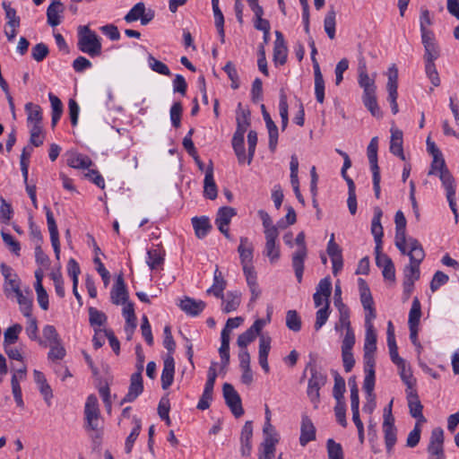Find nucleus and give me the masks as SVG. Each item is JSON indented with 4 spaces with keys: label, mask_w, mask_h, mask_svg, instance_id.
I'll return each mask as SVG.
<instances>
[{
    "label": "nucleus",
    "mask_w": 459,
    "mask_h": 459,
    "mask_svg": "<svg viewBox=\"0 0 459 459\" xmlns=\"http://www.w3.org/2000/svg\"><path fill=\"white\" fill-rule=\"evenodd\" d=\"M123 316L126 318L125 331L127 333V338L130 339L136 327V316L133 303H126L123 307Z\"/></svg>",
    "instance_id": "30"
},
{
    "label": "nucleus",
    "mask_w": 459,
    "mask_h": 459,
    "mask_svg": "<svg viewBox=\"0 0 459 459\" xmlns=\"http://www.w3.org/2000/svg\"><path fill=\"white\" fill-rule=\"evenodd\" d=\"M42 333L45 340L39 339V344L41 346L47 347L48 345L61 342L56 327L53 325H45Z\"/></svg>",
    "instance_id": "35"
},
{
    "label": "nucleus",
    "mask_w": 459,
    "mask_h": 459,
    "mask_svg": "<svg viewBox=\"0 0 459 459\" xmlns=\"http://www.w3.org/2000/svg\"><path fill=\"white\" fill-rule=\"evenodd\" d=\"M175 374V361L171 355H169L163 362V369L161 373V387L168 389L173 383Z\"/></svg>",
    "instance_id": "25"
},
{
    "label": "nucleus",
    "mask_w": 459,
    "mask_h": 459,
    "mask_svg": "<svg viewBox=\"0 0 459 459\" xmlns=\"http://www.w3.org/2000/svg\"><path fill=\"white\" fill-rule=\"evenodd\" d=\"M395 222V247L402 254L406 253V247H409V238L406 237V219L402 211H397L394 216Z\"/></svg>",
    "instance_id": "6"
},
{
    "label": "nucleus",
    "mask_w": 459,
    "mask_h": 459,
    "mask_svg": "<svg viewBox=\"0 0 459 459\" xmlns=\"http://www.w3.org/2000/svg\"><path fill=\"white\" fill-rule=\"evenodd\" d=\"M22 330V326L20 324H14L8 327L4 333V346H10L15 343Z\"/></svg>",
    "instance_id": "48"
},
{
    "label": "nucleus",
    "mask_w": 459,
    "mask_h": 459,
    "mask_svg": "<svg viewBox=\"0 0 459 459\" xmlns=\"http://www.w3.org/2000/svg\"><path fill=\"white\" fill-rule=\"evenodd\" d=\"M358 83L363 89L362 101L364 106L376 117H381L382 113L377 101V86L375 76L370 77L367 72L365 63L359 65Z\"/></svg>",
    "instance_id": "1"
},
{
    "label": "nucleus",
    "mask_w": 459,
    "mask_h": 459,
    "mask_svg": "<svg viewBox=\"0 0 459 459\" xmlns=\"http://www.w3.org/2000/svg\"><path fill=\"white\" fill-rule=\"evenodd\" d=\"M289 106L287 102V96L283 91H281L280 93V101H279V113L281 118V129L285 130L289 123Z\"/></svg>",
    "instance_id": "50"
},
{
    "label": "nucleus",
    "mask_w": 459,
    "mask_h": 459,
    "mask_svg": "<svg viewBox=\"0 0 459 459\" xmlns=\"http://www.w3.org/2000/svg\"><path fill=\"white\" fill-rule=\"evenodd\" d=\"M359 287L360 292V301L363 308L374 307V300L367 282L363 279H359Z\"/></svg>",
    "instance_id": "46"
},
{
    "label": "nucleus",
    "mask_w": 459,
    "mask_h": 459,
    "mask_svg": "<svg viewBox=\"0 0 459 459\" xmlns=\"http://www.w3.org/2000/svg\"><path fill=\"white\" fill-rule=\"evenodd\" d=\"M382 215V210L379 207H375L374 217L371 222V233L374 236L376 247H377V249H382V238L384 235L383 227L381 225Z\"/></svg>",
    "instance_id": "21"
},
{
    "label": "nucleus",
    "mask_w": 459,
    "mask_h": 459,
    "mask_svg": "<svg viewBox=\"0 0 459 459\" xmlns=\"http://www.w3.org/2000/svg\"><path fill=\"white\" fill-rule=\"evenodd\" d=\"M253 437V424L252 421H246L240 435V453L242 456H249L252 451L251 439Z\"/></svg>",
    "instance_id": "19"
},
{
    "label": "nucleus",
    "mask_w": 459,
    "mask_h": 459,
    "mask_svg": "<svg viewBox=\"0 0 459 459\" xmlns=\"http://www.w3.org/2000/svg\"><path fill=\"white\" fill-rule=\"evenodd\" d=\"M67 165L74 169H89L92 165L91 160L81 153H71L67 159Z\"/></svg>",
    "instance_id": "37"
},
{
    "label": "nucleus",
    "mask_w": 459,
    "mask_h": 459,
    "mask_svg": "<svg viewBox=\"0 0 459 459\" xmlns=\"http://www.w3.org/2000/svg\"><path fill=\"white\" fill-rule=\"evenodd\" d=\"M329 307H330V301H327L325 303L324 307L319 308L316 311V322H315V329L318 331L327 321L329 317Z\"/></svg>",
    "instance_id": "56"
},
{
    "label": "nucleus",
    "mask_w": 459,
    "mask_h": 459,
    "mask_svg": "<svg viewBox=\"0 0 459 459\" xmlns=\"http://www.w3.org/2000/svg\"><path fill=\"white\" fill-rule=\"evenodd\" d=\"M314 76L316 99L319 103H323L325 100V81L320 68L314 69Z\"/></svg>",
    "instance_id": "45"
},
{
    "label": "nucleus",
    "mask_w": 459,
    "mask_h": 459,
    "mask_svg": "<svg viewBox=\"0 0 459 459\" xmlns=\"http://www.w3.org/2000/svg\"><path fill=\"white\" fill-rule=\"evenodd\" d=\"M232 147L238 157V162L243 163L246 160L244 147V134L235 132L232 137Z\"/></svg>",
    "instance_id": "43"
},
{
    "label": "nucleus",
    "mask_w": 459,
    "mask_h": 459,
    "mask_svg": "<svg viewBox=\"0 0 459 459\" xmlns=\"http://www.w3.org/2000/svg\"><path fill=\"white\" fill-rule=\"evenodd\" d=\"M44 209L46 210L47 223L50 234L51 244L56 258L58 260L60 257V242L57 226L51 210L47 206H45Z\"/></svg>",
    "instance_id": "13"
},
{
    "label": "nucleus",
    "mask_w": 459,
    "mask_h": 459,
    "mask_svg": "<svg viewBox=\"0 0 459 459\" xmlns=\"http://www.w3.org/2000/svg\"><path fill=\"white\" fill-rule=\"evenodd\" d=\"M48 53V48L44 43H38L31 48V56L37 62L45 59Z\"/></svg>",
    "instance_id": "64"
},
{
    "label": "nucleus",
    "mask_w": 459,
    "mask_h": 459,
    "mask_svg": "<svg viewBox=\"0 0 459 459\" xmlns=\"http://www.w3.org/2000/svg\"><path fill=\"white\" fill-rule=\"evenodd\" d=\"M143 391V377L140 373H134L130 377V385L128 393L120 402V405L125 403L134 402Z\"/></svg>",
    "instance_id": "14"
},
{
    "label": "nucleus",
    "mask_w": 459,
    "mask_h": 459,
    "mask_svg": "<svg viewBox=\"0 0 459 459\" xmlns=\"http://www.w3.org/2000/svg\"><path fill=\"white\" fill-rule=\"evenodd\" d=\"M89 320L91 325L101 326L106 323L107 316L103 312L91 307H89Z\"/></svg>",
    "instance_id": "61"
},
{
    "label": "nucleus",
    "mask_w": 459,
    "mask_h": 459,
    "mask_svg": "<svg viewBox=\"0 0 459 459\" xmlns=\"http://www.w3.org/2000/svg\"><path fill=\"white\" fill-rule=\"evenodd\" d=\"M286 326L293 331L299 332L301 329V319L296 310H289L286 313Z\"/></svg>",
    "instance_id": "55"
},
{
    "label": "nucleus",
    "mask_w": 459,
    "mask_h": 459,
    "mask_svg": "<svg viewBox=\"0 0 459 459\" xmlns=\"http://www.w3.org/2000/svg\"><path fill=\"white\" fill-rule=\"evenodd\" d=\"M223 397L226 404L230 407L231 412L235 417L238 418L244 414V410L241 404V398L233 385L225 383L222 387Z\"/></svg>",
    "instance_id": "8"
},
{
    "label": "nucleus",
    "mask_w": 459,
    "mask_h": 459,
    "mask_svg": "<svg viewBox=\"0 0 459 459\" xmlns=\"http://www.w3.org/2000/svg\"><path fill=\"white\" fill-rule=\"evenodd\" d=\"M110 299L112 303L115 305H126V303H127L128 292L122 273H119L117 277L116 283L110 292Z\"/></svg>",
    "instance_id": "15"
},
{
    "label": "nucleus",
    "mask_w": 459,
    "mask_h": 459,
    "mask_svg": "<svg viewBox=\"0 0 459 459\" xmlns=\"http://www.w3.org/2000/svg\"><path fill=\"white\" fill-rule=\"evenodd\" d=\"M266 321L264 319H256L254 324L243 333L239 334L237 340L238 347L241 349H247V346L255 341L265 325Z\"/></svg>",
    "instance_id": "11"
},
{
    "label": "nucleus",
    "mask_w": 459,
    "mask_h": 459,
    "mask_svg": "<svg viewBox=\"0 0 459 459\" xmlns=\"http://www.w3.org/2000/svg\"><path fill=\"white\" fill-rule=\"evenodd\" d=\"M205 306L206 304L203 300H195L189 297H185L179 303L180 309L191 316L200 315Z\"/></svg>",
    "instance_id": "20"
},
{
    "label": "nucleus",
    "mask_w": 459,
    "mask_h": 459,
    "mask_svg": "<svg viewBox=\"0 0 459 459\" xmlns=\"http://www.w3.org/2000/svg\"><path fill=\"white\" fill-rule=\"evenodd\" d=\"M316 439V428L307 416H304L301 421L299 443L305 446L310 441Z\"/></svg>",
    "instance_id": "26"
},
{
    "label": "nucleus",
    "mask_w": 459,
    "mask_h": 459,
    "mask_svg": "<svg viewBox=\"0 0 459 459\" xmlns=\"http://www.w3.org/2000/svg\"><path fill=\"white\" fill-rule=\"evenodd\" d=\"M307 255V249H298L295 251L291 257L292 267L295 272V276L299 282H301L303 272H304V262Z\"/></svg>",
    "instance_id": "28"
},
{
    "label": "nucleus",
    "mask_w": 459,
    "mask_h": 459,
    "mask_svg": "<svg viewBox=\"0 0 459 459\" xmlns=\"http://www.w3.org/2000/svg\"><path fill=\"white\" fill-rule=\"evenodd\" d=\"M279 439H273L271 437L264 438L261 446L263 448L262 453L259 455L258 459H272L274 452L275 446L278 443Z\"/></svg>",
    "instance_id": "51"
},
{
    "label": "nucleus",
    "mask_w": 459,
    "mask_h": 459,
    "mask_svg": "<svg viewBox=\"0 0 459 459\" xmlns=\"http://www.w3.org/2000/svg\"><path fill=\"white\" fill-rule=\"evenodd\" d=\"M204 195L205 197L211 200H214L218 195L217 186L213 178V167L212 161H210V164L205 170V177L204 180Z\"/></svg>",
    "instance_id": "23"
},
{
    "label": "nucleus",
    "mask_w": 459,
    "mask_h": 459,
    "mask_svg": "<svg viewBox=\"0 0 459 459\" xmlns=\"http://www.w3.org/2000/svg\"><path fill=\"white\" fill-rule=\"evenodd\" d=\"M145 12V4L143 2H139L133 6V8L124 17L126 22H133L141 20L143 14Z\"/></svg>",
    "instance_id": "54"
},
{
    "label": "nucleus",
    "mask_w": 459,
    "mask_h": 459,
    "mask_svg": "<svg viewBox=\"0 0 459 459\" xmlns=\"http://www.w3.org/2000/svg\"><path fill=\"white\" fill-rule=\"evenodd\" d=\"M192 223L195 235L198 238H204L212 228L209 220L206 217H194L192 219Z\"/></svg>",
    "instance_id": "40"
},
{
    "label": "nucleus",
    "mask_w": 459,
    "mask_h": 459,
    "mask_svg": "<svg viewBox=\"0 0 459 459\" xmlns=\"http://www.w3.org/2000/svg\"><path fill=\"white\" fill-rule=\"evenodd\" d=\"M398 69L395 65H393L388 69V81L386 84V90L388 92V101L394 102L397 100L398 92Z\"/></svg>",
    "instance_id": "27"
},
{
    "label": "nucleus",
    "mask_w": 459,
    "mask_h": 459,
    "mask_svg": "<svg viewBox=\"0 0 459 459\" xmlns=\"http://www.w3.org/2000/svg\"><path fill=\"white\" fill-rule=\"evenodd\" d=\"M404 255L410 258V264L404 268V280L416 281L420 279V264L425 257V252L418 239L409 238V247H406Z\"/></svg>",
    "instance_id": "2"
},
{
    "label": "nucleus",
    "mask_w": 459,
    "mask_h": 459,
    "mask_svg": "<svg viewBox=\"0 0 459 459\" xmlns=\"http://www.w3.org/2000/svg\"><path fill=\"white\" fill-rule=\"evenodd\" d=\"M446 192V199L449 204V207L455 214V221H457L458 213L455 204V178L449 170H445L441 175L438 176Z\"/></svg>",
    "instance_id": "10"
},
{
    "label": "nucleus",
    "mask_w": 459,
    "mask_h": 459,
    "mask_svg": "<svg viewBox=\"0 0 459 459\" xmlns=\"http://www.w3.org/2000/svg\"><path fill=\"white\" fill-rule=\"evenodd\" d=\"M275 41L273 47V61L276 65H284L287 60L288 49L285 45L283 35L281 31H275Z\"/></svg>",
    "instance_id": "18"
},
{
    "label": "nucleus",
    "mask_w": 459,
    "mask_h": 459,
    "mask_svg": "<svg viewBox=\"0 0 459 459\" xmlns=\"http://www.w3.org/2000/svg\"><path fill=\"white\" fill-rule=\"evenodd\" d=\"M421 316V307L420 300L415 297L412 300L411 307L409 313V328L418 327Z\"/></svg>",
    "instance_id": "44"
},
{
    "label": "nucleus",
    "mask_w": 459,
    "mask_h": 459,
    "mask_svg": "<svg viewBox=\"0 0 459 459\" xmlns=\"http://www.w3.org/2000/svg\"><path fill=\"white\" fill-rule=\"evenodd\" d=\"M403 132L398 128H391L390 152L399 157L402 160H406L403 153Z\"/></svg>",
    "instance_id": "22"
},
{
    "label": "nucleus",
    "mask_w": 459,
    "mask_h": 459,
    "mask_svg": "<svg viewBox=\"0 0 459 459\" xmlns=\"http://www.w3.org/2000/svg\"><path fill=\"white\" fill-rule=\"evenodd\" d=\"M245 276L251 292V301H255L261 294V290L256 281V273H247L245 274Z\"/></svg>",
    "instance_id": "57"
},
{
    "label": "nucleus",
    "mask_w": 459,
    "mask_h": 459,
    "mask_svg": "<svg viewBox=\"0 0 459 459\" xmlns=\"http://www.w3.org/2000/svg\"><path fill=\"white\" fill-rule=\"evenodd\" d=\"M134 422L135 426L132 429L129 436L126 437V444H125V451L126 454H130L132 452L135 440L137 439V437L140 434V431H141V428H142L141 420L139 419L134 417Z\"/></svg>",
    "instance_id": "49"
},
{
    "label": "nucleus",
    "mask_w": 459,
    "mask_h": 459,
    "mask_svg": "<svg viewBox=\"0 0 459 459\" xmlns=\"http://www.w3.org/2000/svg\"><path fill=\"white\" fill-rule=\"evenodd\" d=\"M396 366L400 377L406 385V389L416 387V378L413 377L411 368L407 367L405 360L396 364Z\"/></svg>",
    "instance_id": "33"
},
{
    "label": "nucleus",
    "mask_w": 459,
    "mask_h": 459,
    "mask_svg": "<svg viewBox=\"0 0 459 459\" xmlns=\"http://www.w3.org/2000/svg\"><path fill=\"white\" fill-rule=\"evenodd\" d=\"M50 350L48 353V359L49 360L55 361V360H61L65 358L66 351L62 344V342H59L58 343H54L51 345H48Z\"/></svg>",
    "instance_id": "58"
},
{
    "label": "nucleus",
    "mask_w": 459,
    "mask_h": 459,
    "mask_svg": "<svg viewBox=\"0 0 459 459\" xmlns=\"http://www.w3.org/2000/svg\"><path fill=\"white\" fill-rule=\"evenodd\" d=\"M345 390L344 379L339 374H336L334 377V385L333 389V395L336 401H343Z\"/></svg>",
    "instance_id": "60"
},
{
    "label": "nucleus",
    "mask_w": 459,
    "mask_h": 459,
    "mask_svg": "<svg viewBox=\"0 0 459 459\" xmlns=\"http://www.w3.org/2000/svg\"><path fill=\"white\" fill-rule=\"evenodd\" d=\"M339 311V320L335 324V330L336 331H342L345 329V331L352 330L350 321V310L347 309H340Z\"/></svg>",
    "instance_id": "59"
},
{
    "label": "nucleus",
    "mask_w": 459,
    "mask_h": 459,
    "mask_svg": "<svg viewBox=\"0 0 459 459\" xmlns=\"http://www.w3.org/2000/svg\"><path fill=\"white\" fill-rule=\"evenodd\" d=\"M237 214L236 209L230 206H223L218 210L215 224L218 230L229 239L230 238L228 225L231 219Z\"/></svg>",
    "instance_id": "12"
},
{
    "label": "nucleus",
    "mask_w": 459,
    "mask_h": 459,
    "mask_svg": "<svg viewBox=\"0 0 459 459\" xmlns=\"http://www.w3.org/2000/svg\"><path fill=\"white\" fill-rule=\"evenodd\" d=\"M17 302L20 306L21 312L25 317L30 316V312L32 310V299L30 297L31 290L29 287H27L24 290L21 289L18 292L14 293Z\"/></svg>",
    "instance_id": "24"
},
{
    "label": "nucleus",
    "mask_w": 459,
    "mask_h": 459,
    "mask_svg": "<svg viewBox=\"0 0 459 459\" xmlns=\"http://www.w3.org/2000/svg\"><path fill=\"white\" fill-rule=\"evenodd\" d=\"M365 378L363 382V389L371 395L375 386V363H364Z\"/></svg>",
    "instance_id": "38"
},
{
    "label": "nucleus",
    "mask_w": 459,
    "mask_h": 459,
    "mask_svg": "<svg viewBox=\"0 0 459 459\" xmlns=\"http://www.w3.org/2000/svg\"><path fill=\"white\" fill-rule=\"evenodd\" d=\"M316 292H319V294L324 295L325 303L329 301V298L332 293V281L330 277H325L319 281Z\"/></svg>",
    "instance_id": "63"
},
{
    "label": "nucleus",
    "mask_w": 459,
    "mask_h": 459,
    "mask_svg": "<svg viewBox=\"0 0 459 459\" xmlns=\"http://www.w3.org/2000/svg\"><path fill=\"white\" fill-rule=\"evenodd\" d=\"M250 126V111L242 108L241 103H238L237 111V133H246L247 127Z\"/></svg>",
    "instance_id": "34"
},
{
    "label": "nucleus",
    "mask_w": 459,
    "mask_h": 459,
    "mask_svg": "<svg viewBox=\"0 0 459 459\" xmlns=\"http://www.w3.org/2000/svg\"><path fill=\"white\" fill-rule=\"evenodd\" d=\"M34 381L38 385L40 394L43 395L45 402L50 405L53 393L50 385L48 384L44 374L37 369L33 371Z\"/></svg>",
    "instance_id": "29"
},
{
    "label": "nucleus",
    "mask_w": 459,
    "mask_h": 459,
    "mask_svg": "<svg viewBox=\"0 0 459 459\" xmlns=\"http://www.w3.org/2000/svg\"><path fill=\"white\" fill-rule=\"evenodd\" d=\"M241 293L239 291H229L223 303L222 310L228 314L237 310L240 305Z\"/></svg>",
    "instance_id": "41"
},
{
    "label": "nucleus",
    "mask_w": 459,
    "mask_h": 459,
    "mask_svg": "<svg viewBox=\"0 0 459 459\" xmlns=\"http://www.w3.org/2000/svg\"><path fill=\"white\" fill-rule=\"evenodd\" d=\"M265 236V247L264 254L269 258L272 264H274L280 258V247L276 245V239L279 233L273 231L268 232Z\"/></svg>",
    "instance_id": "17"
},
{
    "label": "nucleus",
    "mask_w": 459,
    "mask_h": 459,
    "mask_svg": "<svg viewBox=\"0 0 459 459\" xmlns=\"http://www.w3.org/2000/svg\"><path fill=\"white\" fill-rule=\"evenodd\" d=\"M383 432L387 453H390L397 440V429L394 421L383 422Z\"/></svg>",
    "instance_id": "31"
},
{
    "label": "nucleus",
    "mask_w": 459,
    "mask_h": 459,
    "mask_svg": "<svg viewBox=\"0 0 459 459\" xmlns=\"http://www.w3.org/2000/svg\"><path fill=\"white\" fill-rule=\"evenodd\" d=\"M78 48L91 56H98L101 54V42L98 35L90 30L88 26L79 28Z\"/></svg>",
    "instance_id": "4"
},
{
    "label": "nucleus",
    "mask_w": 459,
    "mask_h": 459,
    "mask_svg": "<svg viewBox=\"0 0 459 459\" xmlns=\"http://www.w3.org/2000/svg\"><path fill=\"white\" fill-rule=\"evenodd\" d=\"M336 13L333 6L327 12L324 20V29L330 39L335 38Z\"/></svg>",
    "instance_id": "42"
},
{
    "label": "nucleus",
    "mask_w": 459,
    "mask_h": 459,
    "mask_svg": "<svg viewBox=\"0 0 459 459\" xmlns=\"http://www.w3.org/2000/svg\"><path fill=\"white\" fill-rule=\"evenodd\" d=\"M226 288V281L218 268L214 272L213 284L207 290L208 294H212L216 298L223 299V290Z\"/></svg>",
    "instance_id": "36"
},
{
    "label": "nucleus",
    "mask_w": 459,
    "mask_h": 459,
    "mask_svg": "<svg viewBox=\"0 0 459 459\" xmlns=\"http://www.w3.org/2000/svg\"><path fill=\"white\" fill-rule=\"evenodd\" d=\"M240 263L242 264L244 274L255 273L253 263V245L246 237L240 238V243L238 247Z\"/></svg>",
    "instance_id": "7"
},
{
    "label": "nucleus",
    "mask_w": 459,
    "mask_h": 459,
    "mask_svg": "<svg viewBox=\"0 0 459 459\" xmlns=\"http://www.w3.org/2000/svg\"><path fill=\"white\" fill-rule=\"evenodd\" d=\"M377 333L375 329H366L364 343V363H375Z\"/></svg>",
    "instance_id": "16"
},
{
    "label": "nucleus",
    "mask_w": 459,
    "mask_h": 459,
    "mask_svg": "<svg viewBox=\"0 0 459 459\" xmlns=\"http://www.w3.org/2000/svg\"><path fill=\"white\" fill-rule=\"evenodd\" d=\"M100 411L99 409L98 399L94 394L88 396L84 407V417L86 420L85 429L94 432L95 437H100L101 433V424L100 420Z\"/></svg>",
    "instance_id": "5"
},
{
    "label": "nucleus",
    "mask_w": 459,
    "mask_h": 459,
    "mask_svg": "<svg viewBox=\"0 0 459 459\" xmlns=\"http://www.w3.org/2000/svg\"><path fill=\"white\" fill-rule=\"evenodd\" d=\"M377 148H378V137L374 136L367 149L368 158L370 164L371 170L379 169L377 164Z\"/></svg>",
    "instance_id": "47"
},
{
    "label": "nucleus",
    "mask_w": 459,
    "mask_h": 459,
    "mask_svg": "<svg viewBox=\"0 0 459 459\" xmlns=\"http://www.w3.org/2000/svg\"><path fill=\"white\" fill-rule=\"evenodd\" d=\"M405 394L411 416L417 419V422H426L427 420L422 413L423 405L420 401L416 387L405 389Z\"/></svg>",
    "instance_id": "9"
},
{
    "label": "nucleus",
    "mask_w": 459,
    "mask_h": 459,
    "mask_svg": "<svg viewBox=\"0 0 459 459\" xmlns=\"http://www.w3.org/2000/svg\"><path fill=\"white\" fill-rule=\"evenodd\" d=\"M328 459H344L343 451L341 444L336 443L330 438L326 443Z\"/></svg>",
    "instance_id": "53"
},
{
    "label": "nucleus",
    "mask_w": 459,
    "mask_h": 459,
    "mask_svg": "<svg viewBox=\"0 0 459 459\" xmlns=\"http://www.w3.org/2000/svg\"><path fill=\"white\" fill-rule=\"evenodd\" d=\"M147 264L151 270L158 269L164 262V256L158 249H151L147 252Z\"/></svg>",
    "instance_id": "52"
},
{
    "label": "nucleus",
    "mask_w": 459,
    "mask_h": 459,
    "mask_svg": "<svg viewBox=\"0 0 459 459\" xmlns=\"http://www.w3.org/2000/svg\"><path fill=\"white\" fill-rule=\"evenodd\" d=\"M148 62H149V65L152 71H154L160 74H162V75H168V76L170 75V70L167 66V65H165L161 61L157 60L152 55H149Z\"/></svg>",
    "instance_id": "62"
},
{
    "label": "nucleus",
    "mask_w": 459,
    "mask_h": 459,
    "mask_svg": "<svg viewBox=\"0 0 459 459\" xmlns=\"http://www.w3.org/2000/svg\"><path fill=\"white\" fill-rule=\"evenodd\" d=\"M25 111L27 113V122L30 126H41L42 110L39 105L28 102L25 105Z\"/></svg>",
    "instance_id": "32"
},
{
    "label": "nucleus",
    "mask_w": 459,
    "mask_h": 459,
    "mask_svg": "<svg viewBox=\"0 0 459 459\" xmlns=\"http://www.w3.org/2000/svg\"><path fill=\"white\" fill-rule=\"evenodd\" d=\"M307 370L310 372L307 395L314 404V408H317L320 402V389L325 385L327 377L325 374L318 370L315 363L308 362L306 366L305 372Z\"/></svg>",
    "instance_id": "3"
},
{
    "label": "nucleus",
    "mask_w": 459,
    "mask_h": 459,
    "mask_svg": "<svg viewBox=\"0 0 459 459\" xmlns=\"http://www.w3.org/2000/svg\"><path fill=\"white\" fill-rule=\"evenodd\" d=\"M62 11V3L60 1L55 0L49 4L47 10V18L48 23L50 26L56 27L61 22L59 13Z\"/></svg>",
    "instance_id": "39"
}]
</instances>
